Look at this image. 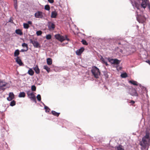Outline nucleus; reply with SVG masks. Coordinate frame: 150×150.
Returning <instances> with one entry per match:
<instances>
[{
	"label": "nucleus",
	"mask_w": 150,
	"mask_h": 150,
	"mask_svg": "<svg viewBox=\"0 0 150 150\" xmlns=\"http://www.w3.org/2000/svg\"><path fill=\"white\" fill-rule=\"evenodd\" d=\"M146 135L143 137L139 144L141 146L142 150H148L149 146L150 141V126L146 129Z\"/></svg>",
	"instance_id": "f257e3e1"
},
{
	"label": "nucleus",
	"mask_w": 150,
	"mask_h": 150,
	"mask_svg": "<svg viewBox=\"0 0 150 150\" xmlns=\"http://www.w3.org/2000/svg\"><path fill=\"white\" fill-rule=\"evenodd\" d=\"M136 50L134 46L125 45L123 49H120V52L121 53L128 55L134 52Z\"/></svg>",
	"instance_id": "f03ea898"
},
{
	"label": "nucleus",
	"mask_w": 150,
	"mask_h": 150,
	"mask_svg": "<svg viewBox=\"0 0 150 150\" xmlns=\"http://www.w3.org/2000/svg\"><path fill=\"white\" fill-rule=\"evenodd\" d=\"M91 72L94 77L96 78H98L100 75V72L99 69L96 67H92L91 70Z\"/></svg>",
	"instance_id": "7ed1b4c3"
},
{
	"label": "nucleus",
	"mask_w": 150,
	"mask_h": 150,
	"mask_svg": "<svg viewBox=\"0 0 150 150\" xmlns=\"http://www.w3.org/2000/svg\"><path fill=\"white\" fill-rule=\"evenodd\" d=\"M54 37L56 39L62 42L65 40H67V41H69V39L67 37V35H66L65 37L60 35L59 34H57L55 35Z\"/></svg>",
	"instance_id": "20e7f679"
},
{
	"label": "nucleus",
	"mask_w": 150,
	"mask_h": 150,
	"mask_svg": "<svg viewBox=\"0 0 150 150\" xmlns=\"http://www.w3.org/2000/svg\"><path fill=\"white\" fill-rule=\"evenodd\" d=\"M137 16H136L137 19L139 23H143L145 21L146 18L143 16L139 14L138 12L137 11Z\"/></svg>",
	"instance_id": "39448f33"
},
{
	"label": "nucleus",
	"mask_w": 150,
	"mask_h": 150,
	"mask_svg": "<svg viewBox=\"0 0 150 150\" xmlns=\"http://www.w3.org/2000/svg\"><path fill=\"white\" fill-rule=\"evenodd\" d=\"M8 84V83L4 81L0 80V91H4L6 88H7V87L6 88H5V87H7Z\"/></svg>",
	"instance_id": "423d86ee"
},
{
	"label": "nucleus",
	"mask_w": 150,
	"mask_h": 150,
	"mask_svg": "<svg viewBox=\"0 0 150 150\" xmlns=\"http://www.w3.org/2000/svg\"><path fill=\"white\" fill-rule=\"evenodd\" d=\"M149 104L148 102L142 105V109L143 111V113H144L145 111L148 112L149 111Z\"/></svg>",
	"instance_id": "0eeeda50"
},
{
	"label": "nucleus",
	"mask_w": 150,
	"mask_h": 150,
	"mask_svg": "<svg viewBox=\"0 0 150 150\" xmlns=\"http://www.w3.org/2000/svg\"><path fill=\"white\" fill-rule=\"evenodd\" d=\"M47 26L50 30H53L55 28V25L52 22L49 21L48 22Z\"/></svg>",
	"instance_id": "6e6552de"
},
{
	"label": "nucleus",
	"mask_w": 150,
	"mask_h": 150,
	"mask_svg": "<svg viewBox=\"0 0 150 150\" xmlns=\"http://www.w3.org/2000/svg\"><path fill=\"white\" fill-rule=\"evenodd\" d=\"M129 93L132 96H138V94H137L136 91L134 88H131L129 89Z\"/></svg>",
	"instance_id": "1a4fd4ad"
},
{
	"label": "nucleus",
	"mask_w": 150,
	"mask_h": 150,
	"mask_svg": "<svg viewBox=\"0 0 150 150\" xmlns=\"http://www.w3.org/2000/svg\"><path fill=\"white\" fill-rule=\"evenodd\" d=\"M44 13L41 11H38L35 14V17L37 18H43Z\"/></svg>",
	"instance_id": "9d476101"
},
{
	"label": "nucleus",
	"mask_w": 150,
	"mask_h": 150,
	"mask_svg": "<svg viewBox=\"0 0 150 150\" xmlns=\"http://www.w3.org/2000/svg\"><path fill=\"white\" fill-rule=\"evenodd\" d=\"M30 43H32L35 47L39 48L40 47V45L37 41L33 40L31 39H30Z\"/></svg>",
	"instance_id": "9b49d317"
},
{
	"label": "nucleus",
	"mask_w": 150,
	"mask_h": 150,
	"mask_svg": "<svg viewBox=\"0 0 150 150\" xmlns=\"http://www.w3.org/2000/svg\"><path fill=\"white\" fill-rule=\"evenodd\" d=\"M14 98V95L13 92H10L9 94V96L7 98V100L9 101H11Z\"/></svg>",
	"instance_id": "f8f14e48"
},
{
	"label": "nucleus",
	"mask_w": 150,
	"mask_h": 150,
	"mask_svg": "<svg viewBox=\"0 0 150 150\" xmlns=\"http://www.w3.org/2000/svg\"><path fill=\"white\" fill-rule=\"evenodd\" d=\"M84 50L83 47H81L80 49L77 50L76 51V54L78 55H80Z\"/></svg>",
	"instance_id": "ddd939ff"
},
{
	"label": "nucleus",
	"mask_w": 150,
	"mask_h": 150,
	"mask_svg": "<svg viewBox=\"0 0 150 150\" xmlns=\"http://www.w3.org/2000/svg\"><path fill=\"white\" fill-rule=\"evenodd\" d=\"M30 96H29L28 97L31 100L33 101L35 103H36L37 102L36 100L35 97L33 93V92L30 93Z\"/></svg>",
	"instance_id": "4468645a"
},
{
	"label": "nucleus",
	"mask_w": 150,
	"mask_h": 150,
	"mask_svg": "<svg viewBox=\"0 0 150 150\" xmlns=\"http://www.w3.org/2000/svg\"><path fill=\"white\" fill-rule=\"evenodd\" d=\"M115 149L116 150H124L123 146L121 144L116 146L115 147Z\"/></svg>",
	"instance_id": "2eb2a0df"
},
{
	"label": "nucleus",
	"mask_w": 150,
	"mask_h": 150,
	"mask_svg": "<svg viewBox=\"0 0 150 150\" xmlns=\"http://www.w3.org/2000/svg\"><path fill=\"white\" fill-rule=\"evenodd\" d=\"M16 62L20 66H23L24 64L22 62L21 60L19 58V57H17L16 59Z\"/></svg>",
	"instance_id": "dca6fc26"
},
{
	"label": "nucleus",
	"mask_w": 150,
	"mask_h": 150,
	"mask_svg": "<svg viewBox=\"0 0 150 150\" xmlns=\"http://www.w3.org/2000/svg\"><path fill=\"white\" fill-rule=\"evenodd\" d=\"M57 15V12L55 11H52L51 13V17L52 18H55Z\"/></svg>",
	"instance_id": "f3484780"
},
{
	"label": "nucleus",
	"mask_w": 150,
	"mask_h": 150,
	"mask_svg": "<svg viewBox=\"0 0 150 150\" xmlns=\"http://www.w3.org/2000/svg\"><path fill=\"white\" fill-rule=\"evenodd\" d=\"M34 70L37 74H38L40 73V70L38 65H35V67L34 68Z\"/></svg>",
	"instance_id": "a211bd4d"
},
{
	"label": "nucleus",
	"mask_w": 150,
	"mask_h": 150,
	"mask_svg": "<svg viewBox=\"0 0 150 150\" xmlns=\"http://www.w3.org/2000/svg\"><path fill=\"white\" fill-rule=\"evenodd\" d=\"M100 59L103 64H105L106 66H108V65L107 63V61L102 57L100 58Z\"/></svg>",
	"instance_id": "6ab92c4d"
},
{
	"label": "nucleus",
	"mask_w": 150,
	"mask_h": 150,
	"mask_svg": "<svg viewBox=\"0 0 150 150\" xmlns=\"http://www.w3.org/2000/svg\"><path fill=\"white\" fill-rule=\"evenodd\" d=\"M129 82L134 85L137 86V85H138L139 84L137 81H134L133 80H131L129 81Z\"/></svg>",
	"instance_id": "aec40b11"
},
{
	"label": "nucleus",
	"mask_w": 150,
	"mask_h": 150,
	"mask_svg": "<svg viewBox=\"0 0 150 150\" xmlns=\"http://www.w3.org/2000/svg\"><path fill=\"white\" fill-rule=\"evenodd\" d=\"M25 96V93L24 92H20L18 95L19 98H24Z\"/></svg>",
	"instance_id": "412c9836"
},
{
	"label": "nucleus",
	"mask_w": 150,
	"mask_h": 150,
	"mask_svg": "<svg viewBox=\"0 0 150 150\" xmlns=\"http://www.w3.org/2000/svg\"><path fill=\"white\" fill-rule=\"evenodd\" d=\"M42 103L43 105L44 106V108L45 110V112H50V109L47 106H46L43 103L41 102Z\"/></svg>",
	"instance_id": "4be33fe9"
},
{
	"label": "nucleus",
	"mask_w": 150,
	"mask_h": 150,
	"mask_svg": "<svg viewBox=\"0 0 150 150\" xmlns=\"http://www.w3.org/2000/svg\"><path fill=\"white\" fill-rule=\"evenodd\" d=\"M47 62L48 65H50L52 63V60L50 58H48L47 59Z\"/></svg>",
	"instance_id": "5701e85b"
},
{
	"label": "nucleus",
	"mask_w": 150,
	"mask_h": 150,
	"mask_svg": "<svg viewBox=\"0 0 150 150\" xmlns=\"http://www.w3.org/2000/svg\"><path fill=\"white\" fill-rule=\"evenodd\" d=\"M16 33L18 35H23V33L20 29H16Z\"/></svg>",
	"instance_id": "b1692460"
},
{
	"label": "nucleus",
	"mask_w": 150,
	"mask_h": 150,
	"mask_svg": "<svg viewBox=\"0 0 150 150\" xmlns=\"http://www.w3.org/2000/svg\"><path fill=\"white\" fill-rule=\"evenodd\" d=\"M114 64H116V65H118L119 64L120 62L121 61L118 60L117 59H114Z\"/></svg>",
	"instance_id": "393cba45"
},
{
	"label": "nucleus",
	"mask_w": 150,
	"mask_h": 150,
	"mask_svg": "<svg viewBox=\"0 0 150 150\" xmlns=\"http://www.w3.org/2000/svg\"><path fill=\"white\" fill-rule=\"evenodd\" d=\"M19 50L17 49L14 52V55L15 57H18V56L19 55Z\"/></svg>",
	"instance_id": "a878e982"
},
{
	"label": "nucleus",
	"mask_w": 150,
	"mask_h": 150,
	"mask_svg": "<svg viewBox=\"0 0 150 150\" xmlns=\"http://www.w3.org/2000/svg\"><path fill=\"white\" fill-rule=\"evenodd\" d=\"M28 73L30 76H33L34 73V72L31 69H30L28 71Z\"/></svg>",
	"instance_id": "bb28decb"
},
{
	"label": "nucleus",
	"mask_w": 150,
	"mask_h": 150,
	"mask_svg": "<svg viewBox=\"0 0 150 150\" xmlns=\"http://www.w3.org/2000/svg\"><path fill=\"white\" fill-rule=\"evenodd\" d=\"M52 114L53 115H54L55 116H57V117H58V116H59V115L60 114V113L57 112L56 111H54V110H52Z\"/></svg>",
	"instance_id": "cd10ccee"
},
{
	"label": "nucleus",
	"mask_w": 150,
	"mask_h": 150,
	"mask_svg": "<svg viewBox=\"0 0 150 150\" xmlns=\"http://www.w3.org/2000/svg\"><path fill=\"white\" fill-rule=\"evenodd\" d=\"M43 68L44 69H45L47 72L49 73L50 71V68H49L47 65H44L43 66Z\"/></svg>",
	"instance_id": "c85d7f7f"
},
{
	"label": "nucleus",
	"mask_w": 150,
	"mask_h": 150,
	"mask_svg": "<svg viewBox=\"0 0 150 150\" xmlns=\"http://www.w3.org/2000/svg\"><path fill=\"white\" fill-rule=\"evenodd\" d=\"M14 6L15 8L17 11L18 9V6L17 5V0H16L14 1Z\"/></svg>",
	"instance_id": "c756f323"
},
{
	"label": "nucleus",
	"mask_w": 150,
	"mask_h": 150,
	"mask_svg": "<svg viewBox=\"0 0 150 150\" xmlns=\"http://www.w3.org/2000/svg\"><path fill=\"white\" fill-rule=\"evenodd\" d=\"M23 27L25 29H28L29 28V26L27 23H24L23 24Z\"/></svg>",
	"instance_id": "7c9ffc66"
},
{
	"label": "nucleus",
	"mask_w": 150,
	"mask_h": 150,
	"mask_svg": "<svg viewBox=\"0 0 150 150\" xmlns=\"http://www.w3.org/2000/svg\"><path fill=\"white\" fill-rule=\"evenodd\" d=\"M103 75L105 76V77L107 78L108 77V72L106 71H103Z\"/></svg>",
	"instance_id": "2f4dec72"
},
{
	"label": "nucleus",
	"mask_w": 150,
	"mask_h": 150,
	"mask_svg": "<svg viewBox=\"0 0 150 150\" xmlns=\"http://www.w3.org/2000/svg\"><path fill=\"white\" fill-rule=\"evenodd\" d=\"M109 62L111 64H114V59H110V58H108V59Z\"/></svg>",
	"instance_id": "473e14b6"
},
{
	"label": "nucleus",
	"mask_w": 150,
	"mask_h": 150,
	"mask_svg": "<svg viewBox=\"0 0 150 150\" xmlns=\"http://www.w3.org/2000/svg\"><path fill=\"white\" fill-rule=\"evenodd\" d=\"M121 76L123 78H125L127 77V75L126 73H125L122 74Z\"/></svg>",
	"instance_id": "72a5a7b5"
},
{
	"label": "nucleus",
	"mask_w": 150,
	"mask_h": 150,
	"mask_svg": "<svg viewBox=\"0 0 150 150\" xmlns=\"http://www.w3.org/2000/svg\"><path fill=\"white\" fill-rule=\"evenodd\" d=\"M16 105V101L13 100L11 101L10 103V105L11 106H13Z\"/></svg>",
	"instance_id": "f704fd0d"
},
{
	"label": "nucleus",
	"mask_w": 150,
	"mask_h": 150,
	"mask_svg": "<svg viewBox=\"0 0 150 150\" xmlns=\"http://www.w3.org/2000/svg\"><path fill=\"white\" fill-rule=\"evenodd\" d=\"M45 10L49 11L50 9V8L49 6L48 5H46L45 6Z\"/></svg>",
	"instance_id": "c9c22d12"
},
{
	"label": "nucleus",
	"mask_w": 150,
	"mask_h": 150,
	"mask_svg": "<svg viewBox=\"0 0 150 150\" xmlns=\"http://www.w3.org/2000/svg\"><path fill=\"white\" fill-rule=\"evenodd\" d=\"M22 45L23 47H26V48H28V45L26 43H23L22 44Z\"/></svg>",
	"instance_id": "e433bc0d"
},
{
	"label": "nucleus",
	"mask_w": 150,
	"mask_h": 150,
	"mask_svg": "<svg viewBox=\"0 0 150 150\" xmlns=\"http://www.w3.org/2000/svg\"><path fill=\"white\" fill-rule=\"evenodd\" d=\"M31 89L33 91H35L36 90V87L35 85H33L31 86Z\"/></svg>",
	"instance_id": "4c0bfd02"
},
{
	"label": "nucleus",
	"mask_w": 150,
	"mask_h": 150,
	"mask_svg": "<svg viewBox=\"0 0 150 150\" xmlns=\"http://www.w3.org/2000/svg\"><path fill=\"white\" fill-rule=\"evenodd\" d=\"M81 42L82 43V44L83 45H88V43L86 41V40H82L81 41Z\"/></svg>",
	"instance_id": "58836bf2"
},
{
	"label": "nucleus",
	"mask_w": 150,
	"mask_h": 150,
	"mask_svg": "<svg viewBox=\"0 0 150 150\" xmlns=\"http://www.w3.org/2000/svg\"><path fill=\"white\" fill-rule=\"evenodd\" d=\"M37 98L39 101H40L41 100V97L40 95L38 94L37 96Z\"/></svg>",
	"instance_id": "ea45409f"
},
{
	"label": "nucleus",
	"mask_w": 150,
	"mask_h": 150,
	"mask_svg": "<svg viewBox=\"0 0 150 150\" xmlns=\"http://www.w3.org/2000/svg\"><path fill=\"white\" fill-rule=\"evenodd\" d=\"M51 38V35L50 34L47 35L46 36V38L47 40H50Z\"/></svg>",
	"instance_id": "a19ab883"
},
{
	"label": "nucleus",
	"mask_w": 150,
	"mask_h": 150,
	"mask_svg": "<svg viewBox=\"0 0 150 150\" xmlns=\"http://www.w3.org/2000/svg\"><path fill=\"white\" fill-rule=\"evenodd\" d=\"M42 33V32L40 30L37 31L36 32V34L38 36L40 35H41Z\"/></svg>",
	"instance_id": "79ce46f5"
},
{
	"label": "nucleus",
	"mask_w": 150,
	"mask_h": 150,
	"mask_svg": "<svg viewBox=\"0 0 150 150\" xmlns=\"http://www.w3.org/2000/svg\"><path fill=\"white\" fill-rule=\"evenodd\" d=\"M28 51V48H26L25 49H22L21 50V52H26Z\"/></svg>",
	"instance_id": "37998d69"
},
{
	"label": "nucleus",
	"mask_w": 150,
	"mask_h": 150,
	"mask_svg": "<svg viewBox=\"0 0 150 150\" xmlns=\"http://www.w3.org/2000/svg\"><path fill=\"white\" fill-rule=\"evenodd\" d=\"M139 86H140V88H142L143 90L144 89L145 90H146V88H145V87H144L143 86H142L141 85V84H139Z\"/></svg>",
	"instance_id": "c03bdc74"
},
{
	"label": "nucleus",
	"mask_w": 150,
	"mask_h": 150,
	"mask_svg": "<svg viewBox=\"0 0 150 150\" xmlns=\"http://www.w3.org/2000/svg\"><path fill=\"white\" fill-rule=\"evenodd\" d=\"M30 91H28L27 92V95L28 96H30Z\"/></svg>",
	"instance_id": "a18cd8bd"
},
{
	"label": "nucleus",
	"mask_w": 150,
	"mask_h": 150,
	"mask_svg": "<svg viewBox=\"0 0 150 150\" xmlns=\"http://www.w3.org/2000/svg\"><path fill=\"white\" fill-rule=\"evenodd\" d=\"M128 103H130L132 105H133L135 103V102L134 100H131L130 102H128Z\"/></svg>",
	"instance_id": "49530a36"
},
{
	"label": "nucleus",
	"mask_w": 150,
	"mask_h": 150,
	"mask_svg": "<svg viewBox=\"0 0 150 150\" xmlns=\"http://www.w3.org/2000/svg\"><path fill=\"white\" fill-rule=\"evenodd\" d=\"M50 3L52 4L54 3V0H47Z\"/></svg>",
	"instance_id": "de8ad7c7"
},
{
	"label": "nucleus",
	"mask_w": 150,
	"mask_h": 150,
	"mask_svg": "<svg viewBox=\"0 0 150 150\" xmlns=\"http://www.w3.org/2000/svg\"><path fill=\"white\" fill-rule=\"evenodd\" d=\"M27 24H28V25H32V22L30 21H28L27 22Z\"/></svg>",
	"instance_id": "09e8293b"
},
{
	"label": "nucleus",
	"mask_w": 150,
	"mask_h": 150,
	"mask_svg": "<svg viewBox=\"0 0 150 150\" xmlns=\"http://www.w3.org/2000/svg\"><path fill=\"white\" fill-rule=\"evenodd\" d=\"M146 62L148 63L150 65V61L149 60H146Z\"/></svg>",
	"instance_id": "8fccbe9b"
},
{
	"label": "nucleus",
	"mask_w": 150,
	"mask_h": 150,
	"mask_svg": "<svg viewBox=\"0 0 150 150\" xmlns=\"http://www.w3.org/2000/svg\"><path fill=\"white\" fill-rule=\"evenodd\" d=\"M142 0V2L145 1V2H149L148 0Z\"/></svg>",
	"instance_id": "3c124183"
},
{
	"label": "nucleus",
	"mask_w": 150,
	"mask_h": 150,
	"mask_svg": "<svg viewBox=\"0 0 150 150\" xmlns=\"http://www.w3.org/2000/svg\"><path fill=\"white\" fill-rule=\"evenodd\" d=\"M9 22H11V23H13V21L11 18H10V20L9 21Z\"/></svg>",
	"instance_id": "603ef678"
},
{
	"label": "nucleus",
	"mask_w": 150,
	"mask_h": 150,
	"mask_svg": "<svg viewBox=\"0 0 150 150\" xmlns=\"http://www.w3.org/2000/svg\"><path fill=\"white\" fill-rule=\"evenodd\" d=\"M42 83H38V85H40Z\"/></svg>",
	"instance_id": "864d4df0"
},
{
	"label": "nucleus",
	"mask_w": 150,
	"mask_h": 150,
	"mask_svg": "<svg viewBox=\"0 0 150 150\" xmlns=\"http://www.w3.org/2000/svg\"><path fill=\"white\" fill-rule=\"evenodd\" d=\"M122 68L121 67H119V69L121 70V69Z\"/></svg>",
	"instance_id": "5fc2aeb1"
},
{
	"label": "nucleus",
	"mask_w": 150,
	"mask_h": 150,
	"mask_svg": "<svg viewBox=\"0 0 150 150\" xmlns=\"http://www.w3.org/2000/svg\"><path fill=\"white\" fill-rule=\"evenodd\" d=\"M118 44L119 45H120V44H121V43H120V42H119V43H118Z\"/></svg>",
	"instance_id": "6e6d98bb"
}]
</instances>
